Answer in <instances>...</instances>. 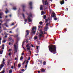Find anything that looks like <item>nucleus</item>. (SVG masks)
Segmentation results:
<instances>
[{
	"label": "nucleus",
	"instance_id": "1",
	"mask_svg": "<svg viewBox=\"0 0 73 73\" xmlns=\"http://www.w3.org/2000/svg\"><path fill=\"white\" fill-rule=\"evenodd\" d=\"M49 50L51 53L53 54L56 53V48L54 45H50L48 46Z\"/></svg>",
	"mask_w": 73,
	"mask_h": 73
},
{
	"label": "nucleus",
	"instance_id": "2",
	"mask_svg": "<svg viewBox=\"0 0 73 73\" xmlns=\"http://www.w3.org/2000/svg\"><path fill=\"white\" fill-rule=\"evenodd\" d=\"M42 4L43 7H45V6L46 5H48V1L47 0H46L45 1H42Z\"/></svg>",
	"mask_w": 73,
	"mask_h": 73
},
{
	"label": "nucleus",
	"instance_id": "3",
	"mask_svg": "<svg viewBox=\"0 0 73 73\" xmlns=\"http://www.w3.org/2000/svg\"><path fill=\"white\" fill-rule=\"evenodd\" d=\"M34 30H36V27H34L33 28L32 31L33 34H35L36 31H34Z\"/></svg>",
	"mask_w": 73,
	"mask_h": 73
},
{
	"label": "nucleus",
	"instance_id": "4",
	"mask_svg": "<svg viewBox=\"0 0 73 73\" xmlns=\"http://www.w3.org/2000/svg\"><path fill=\"white\" fill-rule=\"evenodd\" d=\"M49 23H47L46 24V26L47 27H45L44 29L45 31H46V29H47V28H48V25H49V24H50V20L49 21ZM45 29H46V30H45Z\"/></svg>",
	"mask_w": 73,
	"mask_h": 73
},
{
	"label": "nucleus",
	"instance_id": "5",
	"mask_svg": "<svg viewBox=\"0 0 73 73\" xmlns=\"http://www.w3.org/2000/svg\"><path fill=\"white\" fill-rule=\"evenodd\" d=\"M5 61V59L3 58V61L2 62L1 64L0 65V66H1L2 67H4V65L5 64V62H4Z\"/></svg>",
	"mask_w": 73,
	"mask_h": 73
},
{
	"label": "nucleus",
	"instance_id": "6",
	"mask_svg": "<svg viewBox=\"0 0 73 73\" xmlns=\"http://www.w3.org/2000/svg\"><path fill=\"white\" fill-rule=\"evenodd\" d=\"M52 17H55L56 18H54V20H57V18L56 17V16H55L56 15V14H55V13L54 12H53L52 13Z\"/></svg>",
	"mask_w": 73,
	"mask_h": 73
},
{
	"label": "nucleus",
	"instance_id": "7",
	"mask_svg": "<svg viewBox=\"0 0 73 73\" xmlns=\"http://www.w3.org/2000/svg\"><path fill=\"white\" fill-rule=\"evenodd\" d=\"M26 32L27 33V34H26L25 37L27 36V35H29V30H26Z\"/></svg>",
	"mask_w": 73,
	"mask_h": 73
},
{
	"label": "nucleus",
	"instance_id": "8",
	"mask_svg": "<svg viewBox=\"0 0 73 73\" xmlns=\"http://www.w3.org/2000/svg\"><path fill=\"white\" fill-rule=\"evenodd\" d=\"M14 49H15V52H17V48L16 47V45L14 44Z\"/></svg>",
	"mask_w": 73,
	"mask_h": 73
},
{
	"label": "nucleus",
	"instance_id": "9",
	"mask_svg": "<svg viewBox=\"0 0 73 73\" xmlns=\"http://www.w3.org/2000/svg\"><path fill=\"white\" fill-rule=\"evenodd\" d=\"M29 5L30 6V8L31 9H32V8L33 7H32V2H30L29 3Z\"/></svg>",
	"mask_w": 73,
	"mask_h": 73
},
{
	"label": "nucleus",
	"instance_id": "10",
	"mask_svg": "<svg viewBox=\"0 0 73 73\" xmlns=\"http://www.w3.org/2000/svg\"><path fill=\"white\" fill-rule=\"evenodd\" d=\"M27 20H28V22H29V23L30 22H32V20H31V18H30V17H29V16H28L27 17Z\"/></svg>",
	"mask_w": 73,
	"mask_h": 73
},
{
	"label": "nucleus",
	"instance_id": "11",
	"mask_svg": "<svg viewBox=\"0 0 73 73\" xmlns=\"http://www.w3.org/2000/svg\"><path fill=\"white\" fill-rule=\"evenodd\" d=\"M29 44H28L26 45V46L27 48V50H29V51H30L31 50V48H29Z\"/></svg>",
	"mask_w": 73,
	"mask_h": 73
},
{
	"label": "nucleus",
	"instance_id": "12",
	"mask_svg": "<svg viewBox=\"0 0 73 73\" xmlns=\"http://www.w3.org/2000/svg\"><path fill=\"white\" fill-rule=\"evenodd\" d=\"M22 15L24 19H25V22L27 23V19H25V15H24V14L23 13Z\"/></svg>",
	"mask_w": 73,
	"mask_h": 73
},
{
	"label": "nucleus",
	"instance_id": "13",
	"mask_svg": "<svg viewBox=\"0 0 73 73\" xmlns=\"http://www.w3.org/2000/svg\"><path fill=\"white\" fill-rule=\"evenodd\" d=\"M40 10H42V11L43 10V5H40Z\"/></svg>",
	"mask_w": 73,
	"mask_h": 73
},
{
	"label": "nucleus",
	"instance_id": "14",
	"mask_svg": "<svg viewBox=\"0 0 73 73\" xmlns=\"http://www.w3.org/2000/svg\"><path fill=\"white\" fill-rule=\"evenodd\" d=\"M60 3L61 5H62V4H64V0H63L62 1H60Z\"/></svg>",
	"mask_w": 73,
	"mask_h": 73
},
{
	"label": "nucleus",
	"instance_id": "15",
	"mask_svg": "<svg viewBox=\"0 0 73 73\" xmlns=\"http://www.w3.org/2000/svg\"><path fill=\"white\" fill-rule=\"evenodd\" d=\"M27 15L29 16V17H32V13L31 12H30V14L29 15V14L27 13Z\"/></svg>",
	"mask_w": 73,
	"mask_h": 73
},
{
	"label": "nucleus",
	"instance_id": "16",
	"mask_svg": "<svg viewBox=\"0 0 73 73\" xmlns=\"http://www.w3.org/2000/svg\"><path fill=\"white\" fill-rule=\"evenodd\" d=\"M22 7L23 9V11H25V10L24 9V8L26 7V6L25 5H22Z\"/></svg>",
	"mask_w": 73,
	"mask_h": 73
},
{
	"label": "nucleus",
	"instance_id": "17",
	"mask_svg": "<svg viewBox=\"0 0 73 73\" xmlns=\"http://www.w3.org/2000/svg\"><path fill=\"white\" fill-rule=\"evenodd\" d=\"M45 70L43 68H42L41 69V72H45Z\"/></svg>",
	"mask_w": 73,
	"mask_h": 73
},
{
	"label": "nucleus",
	"instance_id": "18",
	"mask_svg": "<svg viewBox=\"0 0 73 73\" xmlns=\"http://www.w3.org/2000/svg\"><path fill=\"white\" fill-rule=\"evenodd\" d=\"M43 63V65H46V62H45V61H44Z\"/></svg>",
	"mask_w": 73,
	"mask_h": 73
},
{
	"label": "nucleus",
	"instance_id": "19",
	"mask_svg": "<svg viewBox=\"0 0 73 73\" xmlns=\"http://www.w3.org/2000/svg\"><path fill=\"white\" fill-rule=\"evenodd\" d=\"M5 70H3V71H2L1 72H0V73H5Z\"/></svg>",
	"mask_w": 73,
	"mask_h": 73
},
{
	"label": "nucleus",
	"instance_id": "20",
	"mask_svg": "<svg viewBox=\"0 0 73 73\" xmlns=\"http://www.w3.org/2000/svg\"><path fill=\"white\" fill-rule=\"evenodd\" d=\"M18 66L19 68H20V67H21V65L20 64H18Z\"/></svg>",
	"mask_w": 73,
	"mask_h": 73
},
{
	"label": "nucleus",
	"instance_id": "21",
	"mask_svg": "<svg viewBox=\"0 0 73 73\" xmlns=\"http://www.w3.org/2000/svg\"><path fill=\"white\" fill-rule=\"evenodd\" d=\"M41 12L42 13V14H41V15H42L44 14V11H42Z\"/></svg>",
	"mask_w": 73,
	"mask_h": 73
},
{
	"label": "nucleus",
	"instance_id": "22",
	"mask_svg": "<svg viewBox=\"0 0 73 73\" xmlns=\"http://www.w3.org/2000/svg\"><path fill=\"white\" fill-rule=\"evenodd\" d=\"M13 72L12 70H9V73H12Z\"/></svg>",
	"mask_w": 73,
	"mask_h": 73
},
{
	"label": "nucleus",
	"instance_id": "23",
	"mask_svg": "<svg viewBox=\"0 0 73 73\" xmlns=\"http://www.w3.org/2000/svg\"><path fill=\"white\" fill-rule=\"evenodd\" d=\"M46 16L45 15H44L43 19H46Z\"/></svg>",
	"mask_w": 73,
	"mask_h": 73
},
{
	"label": "nucleus",
	"instance_id": "24",
	"mask_svg": "<svg viewBox=\"0 0 73 73\" xmlns=\"http://www.w3.org/2000/svg\"><path fill=\"white\" fill-rule=\"evenodd\" d=\"M7 24V23H6L3 24V25L4 26H5V27H6Z\"/></svg>",
	"mask_w": 73,
	"mask_h": 73
},
{
	"label": "nucleus",
	"instance_id": "25",
	"mask_svg": "<svg viewBox=\"0 0 73 73\" xmlns=\"http://www.w3.org/2000/svg\"><path fill=\"white\" fill-rule=\"evenodd\" d=\"M41 37H42V34H40L39 35V38H41Z\"/></svg>",
	"mask_w": 73,
	"mask_h": 73
},
{
	"label": "nucleus",
	"instance_id": "26",
	"mask_svg": "<svg viewBox=\"0 0 73 73\" xmlns=\"http://www.w3.org/2000/svg\"><path fill=\"white\" fill-rule=\"evenodd\" d=\"M25 62H26V60H25L24 61V62H23V63H22V65H24L25 63Z\"/></svg>",
	"mask_w": 73,
	"mask_h": 73
},
{
	"label": "nucleus",
	"instance_id": "27",
	"mask_svg": "<svg viewBox=\"0 0 73 73\" xmlns=\"http://www.w3.org/2000/svg\"><path fill=\"white\" fill-rule=\"evenodd\" d=\"M23 59V56L21 57V58H20V60H22Z\"/></svg>",
	"mask_w": 73,
	"mask_h": 73
},
{
	"label": "nucleus",
	"instance_id": "28",
	"mask_svg": "<svg viewBox=\"0 0 73 73\" xmlns=\"http://www.w3.org/2000/svg\"><path fill=\"white\" fill-rule=\"evenodd\" d=\"M3 54V51L2 50L0 51V54Z\"/></svg>",
	"mask_w": 73,
	"mask_h": 73
},
{
	"label": "nucleus",
	"instance_id": "29",
	"mask_svg": "<svg viewBox=\"0 0 73 73\" xmlns=\"http://www.w3.org/2000/svg\"><path fill=\"white\" fill-rule=\"evenodd\" d=\"M37 38V37L36 36H35L34 37L35 40H36V39Z\"/></svg>",
	"mask_w": 73,
	"mask_h": 73
},
{
	"label": "nucleus",
	"instance_id": "30",
	"mask_svg": "<svg viewBox=\"0 0 73 73\" xmlns=\"http://www.w3.org/2000/svg\"><path fill=\"white\" fill-rule=\"evenodd\" d=\"M13 9H14V10H16L17 9V8L16 7H13Z\"/></svg>",
	"mask_w": 73,
	"mask_h": 73
},
{
	"label": "nucleus",
	"instance_id": "31",
	"mask_svg": "<svg viewBox=\"0 0 73 73\" xmlns=\"http://www.w3.org/2000/svg\"><path fill=\"white\" fill-rule=\"evenodd\" d=\"M45 23H47V22H48V20H47V19H45Z\"/></svg>",
	"mask_w": 73,
	"mask_h": 73
},
{
	"label": "nucleus",
	"instance_id": "32",
	"mask_svg": "<svg viewBox=\"0 0 73 73\" xmlns=\"http://www.w3.org/2000/svg\"><path fill=\"white\" fill-rule=\"evenodd\" d=\"M39 24H40V25H42V22H40L39 23Z\"/></svg>",
	"mask_w": 73,
	"mask_h": 73
},
{
	"label": "nucleus",
	"instance_id": "33",
	"mask_svg": "<svg viewBox=\"0 0 73 73\" xmlns=\"http://www.w3.org/2000/svg\"><path fill=\"white\" fill-rule=\"evenodd\" d=\"M3 67H2V66H0V71L1 70V69H2Z\"/></svg>",
	"mask_w": 73,
	"mask_h": 73
},
{
	"label": "nucleus",
	"instance_id": "34",
	"mask_svg": "<svg viewBox=\"0 0 73 73\" xmlns=\"http://www.w3.org/2000/svg\"><path fill=\"white\" fill-rule=\"evenodd\" d=\"M39 62H40V64H41V63H42V60H39Z\"/></svg>",
	"mask_w": 73,
	"mask_h": 73
},
{
	"label": "nucleus",
	"instance_id": "35",
	"mask_svg": "<svg viewBox=\"0 0 73 73\" xmlns=\"http://www.w3.org/2000/svg\"><path fill=\"white\" fill-rule=\"evenodd\" d=\"M64 32H66V31H67V30L66 29H64Z\"/></svg>",
	"mask_w": 73,
	"mask_h": 73
},
{
	"label": "nucleus",
	"instance_id": "36",
	"mask_svg": "<svg viewBox=\"0 0 73 73\" xmlns=\"http://www.w3.org/2000/svg\"><path fill=\"white\" fill-rule=\"evenodd\" d=\"M28 62H29V61L28 60H27V61H26V64H27L28 65Z\"/></svg>",
	"mask_w": 73,
	"mask_h": 73
},
{
	"label": "nucleus",
	"instance_id": "37",
	"mask_svg": "<svg viewBox=\"0 0 73 73\" xmlns=\"http://www.w3.org/2000/svg\"><path fill=\"white\" fill-rule=\"evenodd\" d=\"M40 33H41V34H44L43 32L42 31H40Z\"/></svg>",
	"mask_w": 73,
	"mask_h": 73
},
{
	"label": "nucleus",
	"instance_id": "38",
	"mask_svg": "<svg viewBox=\"0 0 73 73\" xmlns=\"http://www.w3.org/2000/svg\"><path fill=\"white\" fill-rule=\"evenodd\" d=\"M28 65V64H26L25 66V67L26 68H27V66Z\"/></svg>",
	"mask_w": 73,
	"mask_h": 73
},
{
	"label": "nucleus",
	"instance_id": "39",
	"mask_svg": "<svg viewBox=\"0 0 73 73\" xmlns=\"http://www.w3.org/2000/svg\"><path fill=\"white\" fill-rule=\"evenodd\" d=\"M9 33H12V31H10L9 32Z\"/></svg>",
	"mask_w": 73,
	"mask_h": 73
},
{
	"label": "nucleus",
	"instance_id": "40",
	"mask_svg": "<svg viewBox=\"0 0 73 73\" xmlns=\"http://www.w3.org/2000/svg\"><path fill=\"white\" fill-rule=\"evenodd\" d=\"M9 20H10V19H8L6 20V21H9Z\"/></svg>",
	"mask_w": 73,
	"mask_h": 73
},
{
	"label": "nucleus",
	"instance_id": "41",
	"mask_svg": "<svg viewBox=\"0 0 73 73\" xmlns=\"http://www.w3.org/2000/svg\"><path fill=\"white\" fill-rule=\"evenodd\" d=\"M8 10H7V11H5V13L6 14L7 13H8Z\"/></svg>",
	"mask_w": 73,
	"mask_h": 73
},
{
	"label": "nucleus",
	"instance_id": "42",
	"mask_svg": "<svg viewBox=\"0 0 73 73\" xmlns=\"http://www.w3.org/2000/svg\"><path fill=\"white\" fill-rule=\"evenodd\" d=\"M11 54V52H9V56H10Z\"/></svg>",
	"mask_w": 73,
	"mask_h": 73
},
{
	"label": "nucleus",
	"instance_id": "43",
	"mask_svg": "<svg viewBox=\"0 0 73 73\" xmlns=\"http://www.w3.org/2000/svg\"><path fill=\"white\" fill-rule=\"evenodd\" d=\"M38 46H36V49L38 50Z\"/></svg>",
	"mask_w": 73,
	"mask_h": 73
},
{
	"label": "nucleus",
	"instance_id": "44",
	"mask_svg": "<svg viewBox=\"0 0 73 73\" xmlns=\"http://www.w3.org/2000/svg\"><path fill=\"white\" fill-rule=\"evenodd\" d=\"M15 25V23H13L11 24V25Z\"/></svg>",
	"mask_w": 73,
	"mask_h": 73
},
{
	"label": "nucleus",
	"instance_id": "45",
	"mask_svg": "<svg viewBox=\"0 0 73 73\" xmlns=\"http://www.w3.org/2000/svg\"><path fill=\"white\" fill-rule=\"evenodd\" d=\"M48 21L49 20H50V19H49V17H48L47 19Z\"/></svg>",
	"mask_w": 73,
	"mask_h": 73
},
{
	"label": "nucleus",
	"instance_id": "46",
	"mask_svg": "<svg viewBox=\"0 0 73 73\" xmlns=\"http://www.w3.org/2000/svg\"><path fill=\"white\" fill-rule=\"evenodd\" d=\"M24 54V53H22L21 55H22L23 56Z\"/></svg>",
	"mask_w": 73,
	"mask_h": 73
},
{
	"label": "nucleus",
	"instance_id": "47",
	"mask_svg": "<svg viewBox=\"0 0 73 73\" xmlns=\"http://www.w3.org/2000/svg\"><path fill=\"white\" fill-rule=\"evenodd\" d=\"M3 42H4V43H5V42H6V40H4L3 41Z\"/></svg>",
	"mask_w": 73,
	"mask_h": 73
},
{
	"label": "nucleus",
	"instance_id": "48",
	"mask_svg": "<svg viewBox=\"0 0 73 73\" xmlns=\"http://www.w3.org/2000/svg\"><path fill=\"white\" fill-rule=\"evenodd\" d=\"M9 62H10L9 61L8 63L7 64V65H9Z\"/></svg>",
	"mask_w": 73,
	"mask_h": 73
},
{
	"label": "nucleus",
	"instance_id": "49",
	"mask_svg": "<svg viewBox=\"0 0 73 73\" xmlns=\"http://www.w3.org/2000/svg\"><path fill=\"white\" fill-rule=\"evenodd\" d=\"M30 58H31L30 57H29L28 58V60H30Z\"/></svg>",
	"mask_w": 73,
	"mask_h": 73
},
{
	"label": "nucleus",
	"instance_id": "50",
	"mask_svg": "<svg viewBox=\"0 0 73 73\" xmlns=\"http://www.w3.org/2000/svg\"><path fill=\"white\" fill-rule=\"evenodd\" d=\"M11 69H13V66H12L11 67Z\"/></svg>",
	"mask_w": 73,
	"mask_h": 73
},
{
	"label": "nucleus",
	"instance_id": "51",
	"mask_svg": "<svg viewBox=\"0 0 73 73\" xmlns=\"http://www.w3.org/2000/svg\"><path fill=\"white\" fill-rule=\"evenodd\" d=\"M5 35H6V36H7L8 35V34L7 33H6L5 34Z\"/></svg>",
	"mask_w": 73,
	"mask_h": 73
},
{
	"label": "nucleus",
	"instance_id": "52",
	"mask_svg": "<svg viewBox=\"0 0 73 73\" xmlns=\"http://www.w3.org/2000/svg\"><path fill=\"white\" fill-rule=\"evenodd\" d=\"M18 35H15V36L16 37H18Z\"/></svg>",
	"mask_w": 73,
	"mask_h": 73
},
{
	"label": "nucleus",
	"instance_id": "53",
	"mask_svg": "<svg viewBox=\"0 0 73 73\" xmlns=\"http://www.w3.org/2000/svg\"><path fill=\"white\" fill-rule=\"evenodd\" d=\"M5 38H7V35L5 36Z\"/></svg>",
	"mask_w": 73,
	"mask_h": 73
},
{
	"label": "nucleus",
	"instance_id": "54",
	"mask_svg": "<svg viewBox=\"0 0 73 73\" xmlns=\"http://www.w3.org/2000/svg\"><path fill=\"white\" fill-rule=\"evenodd\" d=\"M31 45L32 47L33 48V47H34V46L33 45V44H31Z\"/></svg>",
	"mask_w": 73,
	"mask_h": 73
},
{
	"label": "nucleus",
	"instance_id": "55",
	"mask_svg": "<svg viewBox=\"0 0 73 73\" xmlns=\"http://www.w3.org/2000/svg\"><path fill=\"white\" fill-rule=\"evenodd\" d=\"M21 70L22 71H24V69L22 68L21 69Z\"/></svg>",
	"mask_w": 73,
	"mask_h": 73
},
{
	"label": "nucleus",
	"instance_id": "56",
	"mask_svg": "<svg viewBox=\"0 0 73 73\" xmlns=\"http://www.w3.org/2000/svg\"><path fill=\"white\" fill-rule=\"evenodd\" d=\"M35 56H38V54H35Z\"/></svg>",
	"mask_w": 73,
	"mask_h": 73
},
{
	"label": "nucleus",
	"instance_id": "57",
	"mask_svg": "<svg viewBox=\"0 0 73 73\" xmlns=\"http://www.w3.org/2000/svg\"><path fill=\"white\" fill-rule=\"evenodd\" d=\"M14 41V40H12L11 41V42H12V43H13V42Z\"/></svg>",
	"mask_w": 73,
	"mask_h": 73
},
{
	"label": "nucleus",
	"instance_id": "58",
	"mask_svg": "<svg viewBox=\"0 0 73 73\" xmlns=\"http://www.w3.org/2000/svg\"><path fill=\"white\" fill-rule=\"evenodd\" d=\"M43 34H47V33H45V32L44 31V33H43Z\"/></svg>",
	"mask_w": 73,
	"mask_h": 73
},
{
	"label": "nucleus",
	"instance_id": "59",
	"mask_svg": "<svg viewBox=\"0 0 73 73\" xmlns=\"http://www.w3.org/2000/svg\"><path fill=\"white\" fill-rule=\"evenodd\" d=\"M6 27H8V25H6L5 26Z\"/></svg>",
	"mask_w": 73,
	"mask_h": 73
},
{
	"label": "nucleus",
	"instance_id": "60",
	"mask_svg": "<svg viewBox=\"0 0 73 73\" xmlns=\"http://www.w3.org/2000/svg\"><path fill=\"white\" fill-rule=\"evenodd\" d=\"M23 49H24V50H25V48H24V46H23Z\"/></svg>",
	"mask_w": 73,
	"mask_h": 73
},
{
	"label": "nucleus",
	"instance_id": "61",
	"mask_svg": "<svg viewBox=\"0 0 73 73\" xmlns=\"http://www.w3.org/2000/svg\"><path fill=\"white\" fill-rule=\"evenodd\" d=\"M2 46H3V47H4V44L2 45Z\"/></svg>",
	"mask_w": 73,
	"mask_h": 73
},
{
	"label": "nucleus",
	"instance_id": "62",
	"mask_svg": "<svg viewBox=\"0 0 73 73\" xmlns=\"http://www.w3.org/2000/svg\"><path fill=\"white\" fill-rule=\"evenodd\" d=\"M11 43L10 42H9V45H11Z\"/></svg>",
	"mask_w": 73,
	"mask_h": 73
},
{
	"label": "nucleus",
	"instance_id": "63",
	"mask_svg": "<svg viewBox=\"0 0 73 73\" xmlns=\"http://www.w3.org/2000/svg\"><path fill=\"white\" fill-rule=\"evenodd\" d=\"M17 60V58L16 57L15 58V60Z\"/></svg>",
	"mask_w": 73,
	"mask_h": 73
},
{
	"label": "nucleus",
	"instance_id": "64",
	"mask_svg": "<svg viewBox=\"0 0 73 73\" xmlns=\"http://www.w3.org/2000/svg\"><path fill=\"white\" fill-rule=\"evenodd\" d=\"M2 49H4V47H2Z\"/></svg>",
	"mask_w": 73,
	"mask_h": 73
}]
</instances>
